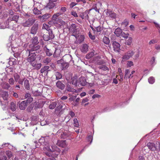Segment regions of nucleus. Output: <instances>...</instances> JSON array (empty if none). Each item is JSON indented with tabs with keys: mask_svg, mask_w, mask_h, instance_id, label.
Wrapping results in <instances>:
<instances>
[{
	"mask_svg": "<svg viewBox=\"0 0 160 160\" xmlns=\"http://www.w3.org/2000/svg\"><path fill=\"white\" fill-rule=\"evenodd\" d=\"M154 23L155 24L156 27L158 28V30L159 31V32L160 33V25L155 22H154Z\"/></svg>",
	"mask_w": 160,
	"mask_h": 160,
	"instance_id": "nucleus-59",
	"label": "nucleus"
},
{
	"mask_svg": "<svg viewBox=\"0 0 160 160\" xmlns=\"http://www.w3.org/2000/svg\"><path fill=\"white\" fill-rule=\"evenodd\" d=\"M43 37L44 40L45 41H48L50 39V37L48 35L44 34Z\"/></svg>",
	"mask_w": 160,
	"mask_h": 160,
	"instance_id": "nucleus-50",
	"label": "nucleus"
},
{
	"mask_svg": "<svg viewBox=\"0 0 160 160\" xmlns=\"http://www.w3.org/2000/svg\"><path fill=\"white\" fill-rule=\"evenodd\" d=\"M1 85L3 88L6 89H8L10 87L9 84L7 82H3Z\"/></svg>",
	"mask_w": 160,
	"mask_h": 160,
	"instance_id": "nucleus-25",
	"label": "nucleus"
},
{
	"mask_svg": "<svg viewBox=\"0 0 160 160\" xmlns=\"http://www.w3.org/2000/svg\"><path fill=\"white\" fill-rule=\"evenodd\" d=\"M49 67L48 66H45L42 68L40 70L41 73H47V71L48 70Z\"/></svg>",
	"mask_w": 160,
	"mask_h": 160,
	"instance_id": "nucleus-27",
	"label": "nucleus"
},
{
	"mask_svg": "<svg viewBox=\"0 0 160 160\" xmlns=\"http://www.w3.org/2000/svg\"><path fill=\"white\" fill-rule=\"evenodd\" d=\"M101 69L104 71H108L109 70V68L106 65L101 64Z\"/></svg>",
	"mask_w": 160,
	"mask_h": 160,
	"instance_id": "nucleus-38",
	"label": "nucleus"
},
{
	"mask_svg": "<svg viewBox=\"0 0 160 160\" xmlns=\"http://www.w3.org/2000/svg\"><path fill=\"white\" fill-rule=\"evenodd\" d=\"M134 52L133 51L130 50L125 53L122 57L121 62H124L128 59L134 55Z\"/></svg>",
	"mask_w": 160,
	"mask_h": 160,
	"instance_id": "nucleus-5",
	"label": "nucleus"
},
{
	"mask_svg": "<svg viewBox=\"0 0 160 160\" xmlns=\"http://www.w3.org/2000/svg\"><path fill=\"white\" fill-rule=\"evenodd\" d=\"M127 65L128 67H130L133 65V62L131 61H128Z\"/></svg>",
	"mask_w": 160,
	"mask_h": 160,
	"instance_id": "nucleus-54",
	"label": "nucleus"
},
{
	"mask_svg": "<svg viewBox=\"0 0 160 160\" xmlns=\"http://www.w3.org/2000/svg\"><path fill=\"white\" fill-rule=\"evenodd\" d=\"M73 125L76 127H78L79 126L78 122L76 118H74L73 119Z\"/></svg>",
	"mask_w": 160,
	"mask_h": 160,
	"instance_id": "nucleus-42",
	"label": "nucleus"
},
{
	"mask_svg": "<svg viewBox=\"0 0 160 160\" xmlns=\"http://www.w3.org/2000/svg\"><path fill=\"white\" fill-rule=\"evenodd\" d=\"M61 15V13L60 12H58L52 16L51 21H55V20H56V19H58V18H58V17Z\"/></svg>",
	"mask_w": 160,
	"mask_h": 160,
	"instance_id": "nucleus-19",
	"label": "nucleus"
},
{
	"mask_svg": "<svg viewBox=\"0 0 160 160\" xmlns=\"http://www.w3.org/2000/svg\"><path fill=\"white\" fill-rule=\"evenodd\" d=\"M69 114L72 118H73L75 116V113L72 111H70L69 113Z\"/></svg>",
	"mask_w": 160,
	"mask_h": 160,
	"instance_id": "nucleus-57",
	"label": "nucleus"
},
{
	"mask_svg": "<svg viewBox=\"0 0 160 160\" xmlns=\"http://www.w3.org/2000/svg\"><path fill=\"white\" fill-rule=\"evenodd\" d=\"M61 51V50L59 49H56L53 54L54 57H57L60 56Z\"/></svg>",
	"mask_w": 160,
	"mask_h": 160,
	"instance_id": "nucleus-26",
	"label": "nucleus"
},
{
	"mask_svg": "<svg viewBox=\"0 0 160 160\" xmlns=\"http://www.w3.org/2000/svg\"><path fill=\"white\" fill-rule=\"evenodd\" d=\"M19 17V16L17 15H14L13 16L9 18L11 20L17 22H18Z\"/></svg>",
	"mask_w": 160,
	"mask_h": 160,
	"instance_id": "nucleus-34",
	"label": "nucleus"
},
{
	"mask_svg": "<svg viewBox=\"0 0 160 160\" xmlns=\"http://www.w3.org/2000/svg\"><path fill=\"white\" fill-rule=\"evenodd\" d=\"M55 74L56 77L57 79H59L61 78L62 77V75L60 72H55Z\"/></svg>",
	"mask_w": 160,
	"mask_h": 160,
	"instance_id": "nucleus-36",
	"label": "nucleus"
},
{
	"mask_svg": "<svg viewBox=\"0 0 160 160\" xmlns=\"http://www.w3.org/2000/svg\"><path fill=\"white\" fill-rule=\"evenodd\" d=\"M88 35L89 38L92 40H94L95 39V36L94 35H92L90 32L88 33Z\"/></svg>",
	"mask_w": 160,
	"mask_h": 160,
	"instance_id": "nucleus-56",
	"label": "nucleus"
},
{
	"mask_svg": "<svg viewBox=\"0 0 160 160\" xmlns=\"http://www.w3.org/2000/svg\"><path fill=\"white\" fill-rule=\"evenodd\" d=\"M81 51L83 53H86L88 50V46L86 44H82L80 48Z\"/></svg>",
	"mask_w": 160,
	"mask_h": 160,
	"instance_id": "nucleus-10",
	"label": "nucleus"
},
{
	"mask_svg": "<svg viewBox=\"0 0 160 160\" xmlns=\"http://www.w3.org/2000/svg\"><path fill=\"white\" fill-rule=\"evenodd\" d=\"M121 36L124 38L126 39L128 38L129 34L128 33H126L125 32H122Z\"/></svg>",
	"mask_w": 160,
	"mask_h": 160,
	"instance_id": "nucleus-41",
	"label": "nucleus"
},
{
	"mask_svg": "<svg viewBox=\"0 0 160 160\" xmlns=\"http://www.w3.org/2000/svg\"><path fill=\"white\" fill-rule=\"evenodd\" d=\"M10 108L12 111H15L17 108L16 103L14 102H12L11 103Z\"/></svg>",
	"mask_w": 160,
	"mask_h": 160,
	"instance_id": "nucleus-18",
	"label": "nucleus"
},
{
	"mask_svg": "<svg viewBox=\"0 0 160 160\" xmlns=\"http://www.w3.org/2000/svg\"><path fill=\"white\" fill-rule=\"evenodd\" d=\"M66 79L68 83L72 84L75 86H77L78 84V77L76 76H74L73 77L71 74H68L66 76Z\"/></svg>",
	"mask_w": 160,
	"mask_h": 160,
	"instance_id": "nucleus-3",
	"label": "nucleus"
},
{
	"mask_svg": "<svg viewBox=\"0 0 160 160\" xmlns=\"http://www.w3.org/2000/svg\"><path fill=\"white\" fill-rule=\"evenodd\" d=\"M94 55V52H91L87 54L86 55V58L87 59H89L92 57Z\"/></svg>",
	"mask_w": 160,
	"mask_h": 160,
	"instance_id": "nucleus-37",
	"label": "nucleus"
},
{
	"mask_svg": "<svg viewBox=\"0 0 160 160\" xmlns=\"http://www.w3.org/2000/svg\"><path fill=\"white\" fill-rule=\"evenodd\" d=\"M67 8L65 7H62L60 9V11L62 12H64L66 11Z\"/></svg>",
	"mask_w": 160,
	"mask_h": 160,
	"instance_id": "nucleus-60",
	"label": "nucleus"
},
{
	"mask_svg": "<svg viewBox=\"0 0 160 160\" xmlns=\"http://www.w3.org/2000/svg\"><path fill=\"white\" fill-rule=\"evenodd\" d=\"M51 61V59L50 58H47L44 59L43 62L46 64H48Z\"/></svg>",
	"mask_w": 160,
	"mask_h": 160,
	"instance_id": "nucleus-48",
	"label": "nucleus"
},
{
	"mask_svg": "<svg viewBox=\"0 0 160 160\" xmlns=\"http://www.w3.org/2000/svg\"><path fill=\"white\" fill-rule=\"evenodd\" d=\"M57 144L58 145L62 147H64L66 146V143L65 141L58 140Z\"/></svg>",
	"mask_w": 160,
	"mask_h": 160,
	"instance_id": "nucleus-21",
	"label": "nucleus"
},
{
	"mask_svg": "<svg viewBox=\"0 0 160 160\" xmlns=\"http://www.w3.org/2000/svg\"><path fill=\"white\" fill-rule=\"evenodd\" d=\"M148 82L150 83L153 84L155 82V79L153 77H150L148 79Z\"/></svg>",
	"mask_w": 160,
	"mask_h": 160,
	"instance_id": "nucleus-46",
	"label": "nucleus"
},
{
	"mask_svg": "<svg viewBox=\"0 0 160 160\" xmlns=\"http://www.w3.org/2000/svg\"><path fill=\"white\" fill-rule=\"evenodd\" d=\"M12 42H9L7 44V47L8 48V49L9 51H12L13 52L14 51V49H15L14 47H12Z\"/></svg>",
	"mask_w": 160,
	"mask_h": 160,
	"instance_id": "nucleus-23",
	"label": "nucleus"
},
{
	"mask_svg": "<svg viewBox=\"0 0 160 160\" xmlns=\"http://www.w3.org/2000/svg\"><path fill=\"white\" fill-rule=\"evenodd\" d=\"M79 16L82 19H84L85 18H86V17H87V19H88V16L87 14V12H84L81 13L80 15Z\"/></svg>",
	"mask_w": 160,
	"mask_h": 160,
	"instance_id": "nucleus-30",
	"label": "nucleus"
},
{
	"mask_svg": "<svg viewBox=\"0 0 160 160\" xmlns=\"http://www.w3.org/2000/svg\"><path fill=\"white\" fill-rule=\"evenodd\" d=\"M71 14L75 17H78L77 13L74 11H72L71 12Z\"/></svg>",
	"mask_w": 160,
	"mask_h": 160,
	"instance_id": "nucleus-64",
	"label": "nucleus"
},
{
	"mask_svg": "<svg viewBox=\"0 0 160 160\" xmlns=\"http://www.w3.org/2000/svg\"><path fill=\"white\" fill-rule=\"evenodd\" d=\"M52 149L49 146H46L43 149L45 154L49 157H51L53 158H49L47 160H57L56 158L59 154L60 150L55 145L51 146Z\"/></svg>",
	"mask_w": 160,
	"mask_h": 160,
	"instance_id": "nucleus-2",
	"label": "nucleus"
},
{
	"mask_svg": "<svg viewBox=\"0 0 160 160\" xmlns=\"http://www.w3.org/2000/svg\"><path fill=\"white\" fill-rule=\"evenodd\" d=\"M50 14L48 13H46L43 15L42 16V20L45 21L48 18L50 17Z\"/></svg>",
	"mask_w": 160,
	"mask_h": 160,
	"instance_id": "nucleus-39",
	"label": "nucleus"
},
{
	"mask_svg": "<svg viewBox=\"0 0 160 160\" xmlns=\"http://www.w3.org/2000/svg\"><path fill=\"white\" fill-rule=\"evenodd\" d=\"M2 97L4 100H7L8 97V93L7 92H3L2 93Z\"/></svg>",
	"mask_w": 160,
	"mask_h": 160,
	"instance_id": "nucleus-22",
	"label": "nucleus"
},
{
	"mask_svg": "<svg viewBox=\"0 0 160 160\" xmlns=\"http://www.w3.org/2000/svg\"><path fill=\"white\" fill-rule=\"evenodd\" d=\"M39 142L41 144L44 145L45 144V140L44 137H42L39 140Z\"/></svg>",
	"mask_w": 160,
	"mask_h": 160,
	"instance_id": "nucleus-45",
	"label": "nucleus"
},
{
	"mask_svg": "<svg viewBox=\"0 0 160 160\" xmlns=\"http://www.w3.org/2000/svg\"><path fill=\"white\" fill-rule=\"evenodd\" d=\"M44 49L45 51L46 54L47 56H50L52 55V52H51L50 50L48 49L47 48H46Z\"/></svg>",
	"mask_w": 160,
	"mask_h": 160,
	"instance_id": "nucleus-40",
	"label": "nucleus"
},
{
	"mask_svg": "<svg viewBox=\"0 0 160 160\" xmlns=\"http://www.w3.org/2000/svg\"><path fill=\"white\" fill-rule=\"evenodd\" d=\"M77 27L74 24H72L69 28V30L73 32V35L74 36L75 34L78 33L79 30L78 29L76 28Z\"/></svg>",
	"mask_w": 160,
	"mask_h": 160,
	"instance_id": "nucleus-7",
	"label": "nucleus"
},
{
	"mask_svg": "<svg viewBox=\"0 0 160 160\" xmlns=\"http://www.w3.org/2000/svg\"><path fill=\"white\" fill-rule=\"evenodd\" d=\"M139 52L138 51L135 55L134 56V59H137L139 57Z\"/></svg>",
	"mask_w": 160,
	"mask_h": 160,
	"instance_id": "nucleus-61",
	"label": "nucleus"
},
{
	"mask_svg": "<svg viewBox=\"0 0 160 160\" xmlns=\"http://www.w3.org/2000/svg\"><path fill=\"white\" fill-rule=\"evenodd\" d=\"M60 18H58V19H56V20L54 21H51L50 22H49V23H51L52 22L54 23V24L58 23L59 22H61V23L62 24L63 23H64V22H63L62 21L60 20Z\"/></svg>",
	"mask_w": 160,
	"mask_h": 160,
	"instance_id": "nucleus-24",
	"label": "nucleus"
},
{
	"mask_svg": "<svg viewBox=\"0 0 160 160\" xmlns=\"http://www.w3.org/2000/svg\"><path fill=\"white\" fill-rule=\"evenodd\" d=\"M114 50L115 52H119L120 51V44L116 42H114L112 43Z\"/></svg>",
	"mask_w": 160,
	"mask_h": 160,
	"instance_id": "nucleus-9",
	"label": "nucleus"
},
{
	"mask_svg": "<svg viewBox=\"0 0 160 160\" xmlns=\"http://www.w3.org/2000/svg\"><path fill=\"white\" fill-rule=\"evenodd\" d=\"M24 84L25 88L27 90L29 89V83L28 80L26 79L24 80Z\"/></svg>",
	"mask_w": 160,
	"mask_h": 160,
	"instance_id": "nucleus-32",
	"label": "nucleus"
},
{
	"mask_svg": "<svg viewBox=\"0 0 160 160\" xmlns=\"http://www.w3.org/2000/svg\"><path fill=\"white\" fill-rule=\"evenodd\" d=\"M52 1L51 2H49L47 5V7L49 9L53 8L55 6V4Z\"/></svg>",
	"mask_w": 160,
	"mask_h": 160,
	"instance_id": "nucleus-31",
	"label": "nucleus"
},
{
	"mask_svg": "<svg viewBox=\"0 0 160 160\" xmlns=\"http://www.w3.org/2000/svg\"><path fill=\"white\" fill-rule=\"evenodd\" d=\"M56 85L57 88L61 90H63L65 88L64 85L59 81L57 82Z\"/></svg>",
	"mask_w": 160,
	"mask_h": 160,
	"instance_id": "nucleus-13",
	"label": "nucleus"
},
{
	"mask_svg": "<svg viewBox=\"0 0 160 160\" xmlns=\"http://www.w3.org/2000/svg\"><path fill=\"white\" fill-rule=\"evenodd\" d=\"M6 154L8 158H10L12 156V153L11 151H7L6 152Z\"/></svg>",
	"mask_w": 160,
	"mask_h": 160,
	"instance_id": "nucleus-51",
	"label": "nucleus"
},
{
	"mask_svg": "<svg viewBox=\"0 0 160 160\" xmlns=\"http://www.w3.org/2000/svg\"><path fill=\"white\" fill-rule=\"evenodd\" d=\"M87 139H88V140L89 141L91 140L90 142V144H91V143L92 141V135L88 136L87 138Z\"/></svg>",
	"mask_w": 160,
	"mask_h": 160,
	"instance_id": "nucleus-58",
	"label": "nucleus"
},
{
	"mask_svg": "<svg viewBox=\"0 0 160 160\" xmlns=\"http://www.w3.org/2000/svg\"><path fill=\"white\" fill-rule=\"evenodd\" d=\"M56 105L57 103L56 102H54L50 104L49 108L50 109H53L56 107Z\"/></svg>",
	"mask_w": 160,
	"mask_h": 160,
	"instance_id": "nucleus-44",
	"label": "nucleus"
},
{
	"mask_svg": "<svg viewBox=\"0 0 160 160\" xmlns=\"http://www.w3.org/2000/svg\"><path fill=\"white\" fill-rule=\"evenodd\" d=\"M32 44H31L29 45V47L28 48H30V46L32 45H33L35 46H39V45H37L38 43V38L37 37H34L32 39Z\"/></svg>",
	"mask_w": 160,
	"mask_h": 160,
	"instance_id": "nucleus-20",
	"label": "nucleus"
},
{
	"mask_svg": "<svg viewBox=\"0 0 160 160\" xmlns=\"http://www.w3.org/2000/svg\"><path fill=\"white\" fill-rule=\"evenodd\" d=\"M103 42L106 44H109L110 43L109 39L108 37H104L102 39Z\"/></svg>",
	"mask_w": 160,
	"mask_h": 160,
	"instance_id": "nucleus-35",
	"label": "nucleus"
},
{
	"mask_svg": "<svg viewBox=\"0 0 160 160\" xmlns=\"http://www.w3.org/2000/svg\"><path fill=\"white\" fill-rule=\"evenodd\" d=\"M25 101H27V104L28 105V104L30 103L33 101V98L32 97H30L28 98Z\"/></svg>",
	"mask_w": 160,
	"mask_h": 160,
	"instance_id": "nucleus-53",
	"label": "nucleus"
},
{
	"mask_svg": "<svg viewBox=\"0 0 160 160\" xmlns=\"http://www.w3.org/2000/svg\"><path fill=\"white\" fill-rule=\"evenodd\" d=\"M106 13L107 16L113 18H115L116 17V15L114 12L111 11H107Z\"/></svg>",
	"mask_w": 160,
	"mask_h": 160,
	"instance_id": "nucleus-15",
	"label": "nucleus"
},
{
	"mask_svg": "<svg viewBox=\"0 0 160 160\" xmlns=\"http://www.w3.org/2000/svg\"><path fill=\"white\" fill-rule=\"evenodd\" d=\"M79 82L80 84L82 86H85L87 83L84 77H81L79 78Z\"/></svg>",
	"mask_w": 160,
	"mask_h": 160,
	"instance_id": "nucleus-14",
	"label": "nucleus"
},
{
	"mask_svg": "<svg viewBox=\"0 0 160 160\" xmlns=\"http://www.w3.org/2000/svg\"><path fill=\"white\" fill-rule=\"evenodd\" d=\"M8 82L10 85H13L14 83V81L12 78H11L8 80Z\"/></svg>",
	"mask_w": 160,
	"mask_h": 160,
	"instance_id": "nucleus-52",
	"label": "nucleus"
},
{
	"mask_svg": "<svg viewBox=\"0 0 160 160\" xmlns=\"http://www.w3.org/2000/svg\"><path fill=\"white\" fill-rule=\"evenodd\" d=\"M42 29H45L48 30L49 29V27L48 25L44 23L43 25Z\"/></svg>",
	"mask_w": 160,
	"mask_h": 160,
	"instance_id": "nucleus-55",
	"label": "nucleus"
},
{
	"mask_svg": "<svg viewBox=\"0 0 160 160\" xmlns=\"http://www.w3.org/2000/svg\"><path fill=\"white\" fill-rule=\"evenodd\" d=\"M35 22V19L30 17L28 19H25L22 23V25L24 27H29L32 25Z\"/></svg>",
	"mask_w": 160,
	"mask_h": 160,
	"instance_id": "nucleus-4",
	"label": "nucleus"
},
{
	"mask_svg": "<svg viewBox=\"0 0 160 160\" xmlns=\"http://www.w3.org/2000/svg\"><path fill=\"white\" fill-rule=\"evenodd\" d=\"M132 38L131 37H129L126 41V44L128 46L131 45L132 43Z\"/></svg>",
	"mask_w": 160,
	"mask_h": 160,
	"instance_id": "nucleus-33",
	"label": "nucleus"
},
{
	"mask_svg": "<svg viewBox=\"0 0 160 160\" xmlns=\"http://www.w3.org/2000/svg\"><path fill=\"white\" fill-rule=\"evenodd\" d=\"M14 77L16 82H18L20 79V76L17 73L14 74Z\"/></svg>",
	"mask_w": 160,
	"mask_h": 160,
	"instance_id": "nucleus-47",
	"label": "nucleus"
},
{
	"mask_svg": "<svg viewBox=\"0 0 160 160\" xmlns=\"http://www.w3.org/2000/svg\"><path fill=\"white\" fill-rule=\"evenodd\" d=\"M125 77L128 76V74L130 73V71L128 69H126L125 70Z\"/></svg>",
	"mask_w": 160,
	"mask_h": 160,
	"instance_id": "nucleus-62",
	"label": "nucleus"
},
{
	"mask_svg": "<svg viewBox=\"0 0 160 160\" xmlns=\"http://www.w3.org/2000/svg\"><path fill=\"white\" fill-rule=\"evenodd\" d=\"M74 36L76 37V38L78 40V42L79 43L82 42L84 39V35H81L78 36L77 37V35L75 34Z\"/></svg>",
	"mask_w": 160,
	"mask_h": 160,
	"instance_id": "nucleus-16",
	"label": "nucleus"
},
{
	"mask_svg": "<svg viewBox=\"0 0 160 160\" xmlns=\"http://www.w3.org/2000/svg\"><path fill=\"white\" fill-rule=\"evenodd\" d=\"M158 41L156 39H153L150 41L149 42V44L150 45L157 43Z\"/></svg>",
	"mask_w": 160,
	"mask_h": 160,
	"instance_id": "nucleus-49",
	"label": "nucleus"
},
{
	"mask_svg": "<svg viewBox=\"0 0 160 160\" xmlns=\"http://www.w3.org/2000/svg\"><path fill=\"white\" fill-rule=\"evenodd\" d=\"M28 105L27 104V101H22L19 105V107L21 110H24Z\"/></svg>",
	"mask_w": 160,
	"mask_h": 160,
	"instance_id": "nucleus-11",
	"label": "nucleus"
},
{
	"mask_svg": "<svg viewBox=\"0 0 160 160\" xmlns=\"http://www.w3.org/2000/svg\"><path fill=\"white\" fill-rule=\"evenodd\" d=\"M122 32L121 29L119 28H117L115 30L114 33L117 37H119L121 35Z\"/></svg>",
	"mask_w": 160,
	"mask_h": 160,
	"instance_id": "nucleus-17",
	"label": "nucleus"
},
{
	"mask_svg": "<svg viewBox=\"0 0 160 160\" xmlns=\"http://www.w3.org/2000/svg\"><path fill=\"white\" fill-rule=\"evenodd\" d=\"M38 28V24H35L32 27L31 30V33L32 34H35L36 33Z\"/></svg>",
	"mask_w": 160,
	"mask_h": 160,
	"instance_id": "nucleus-12",
	"label": "nucleus"
},
{
	"mask_svg": "<svg viewBox=\"0 0 160 160\" xmlns=\"http://www.w3.org/2000/svg\"><path fill=\"white\" fill-rule=\"evenodd\" d=\"M69 66V64L67 62H62L61 64V68L62 70L67 68Z\"/></svg>",
	"mask_w": 160,
	"mask_h": 160,
	"instance_id": "nucleus-29",
	"label": "nucleus"
},
{
	"mask_svg": "<svg viewBox=\"0 0 160 160\" xmlns=\"http://www.w3.org/2000/svg\"><path fill=\"white\" fill-rule=\"evenodd\" d=\"M40 6V3H39L36 2L34 3L33 9V13L35 14H39L41 13V12L38 10L37 8Z\"/></svg>",
	"mask_w": 160,
	"mask_h": 160,
	"instance_id": "nucleus-8",
	"label": "nucleus"
},
{
	"mask_svg": "<svg viewBox=\"0 0 160 160\" xmlns=\"http://www.w3.org/2000/svg\"><path fill=\"white\" fill-rule=\"evenodd\" d=\"M40 48L39 46H30V48H28L26 50V54L28 57L27 58V60L30 64L35 69L38 70L42 66L40 63H37L36 60V53H37V51Z\"/></svg>",
	"mask_w": 160,
	"mask_h": 160,
	"instance_id": "nucleus-1",
	"label": "nucleus"
},
{
	"mask_svg": "<svg viewBox=\"0 0 160 160\" xmlns=\"http://www.w3.org/2000/svg\"><path fill=\"white\" fill-rule=\"evenodd\" d=\"M49 37H50V39H52L54 37V35L52 33V31L51 30H49L48 31Z\"/></svg>",
	"mask_w": 160,
	"mask_h": 160,
	"instance_id": "nucleus-43",
	"label": "nucleus"
},
{
	"mask_svg": "<svg viewBox=\"0 0 160 160\" xmlns=\"http://www.w3.org/2000/svg\"><path fill=\"white\" fill-rule=\"evenodd\" d=\"M118 72L119 73V75L120 76H122V70L120 68H118Z\"/></svg>",
	"mask_w": 160,
	"mask_h": 160,
	"instance_id": "nucleus-63",
	"label": "nucleus"
},
{
	"mask_svg": "<svg viewBox=\"0 0 160 160\" xmlns=\"http://www.w3.org/2000/svg\"><path fill=\"white\" fill-rule=\"evenodd\" d=\"M66 90L68 91L72 92H77L75 89L72 88L69 85H68L67 86Z\"/></svg>",
	"mask_w": 160,
	"mask_h": 160,
	"instance_id": "nucleus-28",
	"label": "nucleus"
},
{
	"mask_svg": "<svg viewBox=\"0 0 160 160\" xmlns=\"http://www.w3.org/2000/svg\"><path fill=\"white\" fill-rule=\"evenodd\" d=\"M147 146L150 150L154 152V153L158 152L156 145L154 143L149 142L147 143Z\"/></svg>",
	"mask_w": 160,
	"mask_h": 160,
	"instance_id": "nucleus-6",
	"label": "nucleus"
}]
</instances>
